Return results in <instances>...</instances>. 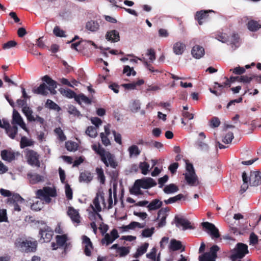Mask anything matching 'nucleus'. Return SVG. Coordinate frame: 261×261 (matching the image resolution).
<instances>
[{
	"mask_svg": "<svg viewBox=\"0 0 261 261\" xmlns=\"http://www.w3.org/2000/svg\"><path fill=\"white\" fill-rule=\"evenodd\" d=\"M154 228H151V229L146 228L144 229L142 232V235L143 237H150L153 233Z\"/></svg>",
	"mask_w": 261,
	"mask_h": 261,
	"instance_id": "59",
	"label": "nucleus"
},
{
	"mask_svg": "<svg viewBox=\"0 0 261 261\" xmlns=\"http://www.w3.org/2000/svg\"><path fill=\"white\" fill-rule=\"evenodd\" d=\"M34 144V141L31 139H29L25 136L22 137L20 141V146L21 148H24L28 146H33Z\"/></svg>",
	"mask_w": 261,
	"mask_h": 261,
	"instance_id": "36",
	"label": "nucleus"
},
{
	"mask_svg": "<svg viewBox=\"0 0 261 261\" xmlns=\"http://www.w3.org/2000/svg\"><path fill=\"white\" fill-rule=\"evenodd\" d=\"M27 176L32 184H36L44 180V177L43 176L36 173H29L27 174Z\"/></svg>",
	"mask_w": 261,
	"mask_h": 261,
	"instance_id": "28",
	"label": "nucleus"
},
{
	"mask_svg": "<svg viewBox=\"0 0 261 261\" xmlns=\"http://www.w3.org/2000/svg\"><path fill=\"white\" fill-rule=\"evenodd\" d=\"M92 148L95 152L100 155L101 161L105 164L106 166L109 167V165L113 168H116L117 164L114 159V156L109 151H106L100 144L98 146L94 144L92 146Z\"/></svg>",
	"mask_w": 261,
	"mask_h": 261,
	"instance_id": "2",
	"label": "nucleus"
},
{
	"mask_svg": "<svg viewBox=\"0 0 261 261\" xmlns=\"http://www.w3.org/2000/svg\"><path fill=\"white\" fill-rule=\"evenodd\" d=\"M242 178L243 181V184L241 187V189L239 191V193L240 194H242L244 193L248 188V179L247 174L245 172H244L242 174Z\"/></svg>",
	"mask_w": 261,
	"mask_h": 261,
	"instance_id": "38",
	"label": "nucleus"
},
{
	"mask_svg": "<svg viewBox=\"0 0 261 261\" xmlns=\"http://www.w3.org/2000/svg\"><path fill=\"white\" fill-rule=\"evenodd\" d=\"M139 168L141 170V173L144 175H146L149 171V165L146 162H140L139 165Z\"/></svg>",
	"mask_w": 261,
	"mask_h": 261,
	"instance_id": "46",
	"label": "nucleus"
},
{
	"mask_svg": "<svg viewBox=\"0 0 261 261\" xmlns=\"http://www.w3.org/2000/svg\"><path fill=\"white\" fill-rule=\"evenodd\" d=\"M92 148L95 152L100 155L101 161L105 164L106 166L109 167V165L113 168H116L117 164L114 159V156L109 151H106L100 144L98 146L94 144L92 146Z\"/></svg>",
	"mask_w": 261,
	"mask_h": 261,
	"instance_id": "3",
	"label": "nucleus"
},
{
	"mask_svg": "<svg viewBox=\"0 0 261 261\" xmlns=\"http://www.w3.org/2000/svg\"><path fill=\"white\" fill-rule=\"evenodd\" d=\"M25 153L27 162L29 165L32 166L40 167V156L36 151L32 149H26L25 150Z\"/></svg>",
	"mask_w": 261,
	"mask_h": 261,
	"instance_id": "7",
	"label": "nucleus"
},
{
	"mask_svg": "<svg viewBox=\"0 0 261 261\" xmlns=\"http://www.w3.org/2000/svg\"><path fill=\"white\" fill-rule=\"evenodd\" d=\"M178 187L174 184H170L166 186L163 189L164 192L167 194H172L177 192Z\"/></svg>",
	"mask_w": 261,
	"mask_h": 261,
	"instance_id": "37",
	"label": "nucleus"
},
{
	"mask_svg": "<svg viewBox=\"0 0 261 261\" xmlns=\"http://www.w3.org/2000/svg\"><path fill=\"white\" fill-rule=\"evenodd\" d=\"M233 138V134L232 132H229L225 136L222 141L225 144H229L231 142Z\"/></svg>",
	"mask_w": 261,
	"mask_h": 261,
	"instance_id": "54",
	"label": "nucleus"
},
{
	"mask_svg": "<svg viewBox=\"0 0 261 261\" xmlns=\"http://www.w3.org/2000/svg\"><path fill=\"white\" fill-rule=\"evenodd\" d=\"M42 80L46 83L48 86H47L45 83H42L40 85L33 89V92L37 94H40L43 96H46L48 94V90L50 91L51 94H55L56 91L55 89L57 88V83L54 80H52L48 75H46L42 77Z\"/></svg>",
	"mask_w": 261,
	"mask_h": 261,
	"instance_id": "1",
	"label": "nucleus"
},
{
	"mask_svg": "<svg viewBox=\"0 0 261 261\" xmlns=\"http://www.w3.org/2000/svg\"><path fill=\"white\" fill-rule=\"evenodd\" d=\"M65 147L67 150L70 151H75L77 148V145L72 141H67L65 143Z\"/></svg>",
	"mask_w": 261,
	"mask_h": 261,
	"instance_id": "48",
	"label": "nucleus"
},
{
	"mask_svg": "<svg viewBox=\"0 0 261 261\" xmlns=\"http://www.w3.org/2000/svg\"><path fill=\"white\" fill-rule=\"evenodd\" d=\"M15 245L22 252H34L37 250L38 243L37 241H32L20 239L15 242Z\"/></svg>",
	"mask_w": 261,
	"mask_h": 261,
	"instance_id": "5",
	"label": "nucleus"
},
{
	"mask_svg": "<svg viewBox=\"0 0 261 261\" xmlns=\"http://www.w3.org/2000/svg\"><path fill=\"white\" fill-rule=\"evenodd\" d=\"M203 228L209 233L212 238L217 239L220 237L219 230L214 224L208 222H204L201 223Z\"/></svg>",
	"mask_w": 261,
	"mask_h": 261,
	"instance_id": "12",
	"label": "nucleus"
},
{
	"mask_svg": "<svg viewBox=\"0 0 261 261\" xmlns=\"http://www.w3.org/2000/svg\"><path fill=\"white\" fill-rule=\"evenodd\" d=\"M174 221L176 226L177 227L182 226L183 230L188 229H193L194 228V227L191 225V222L188 220L184 218L179 217L178 216H176L174 218Z\"/></svg>",
	"mask_w": 261,
	"mask_h": 261,
	"instance_id": "15",
	"label": "nucleus"
},
{
	"mask_svg": "<svg viewBox=\"0 0 261 261\" xmlns=\"http://www.w3.org/2000/svg\"><path fill=\"white\" fill-rule=\"evenodd\" d=\"M93 179L92 174L89 171H84L80 173L79 176V181L80 182L83 181L85 182H89Z\"/></svg>",
	"mask_w": 261,
	"mask_h": 261,
	"instance_id": "31",
	"label": "nucleus"
},
{
	"mask_svg": "<svg viewBox=\"0 0 261 261\" xmlns=\"http://www.w3.org/2000/svg\"><path fill=\"white\" fill-rule=\"evenodd\" d=\"M65 194L68 200H71L73 197V192L72 189L68 184L65 185Z\"/></svg>",
	"mask_w": 261,
	"mask_h": 261,
	"instance_id": "56",
	"label": "nucleus"
},
{
	"mask_svg": "<svg viewBox=\"0 0 261 261\" xmlns=\"http://www.w3.org/2000/svg\"><path fill=\"white\" fill-rule=\"evenodd\" d=\"M219 250L217 245H214L210 248V251L203 253L199 256V261H215L217 258V253Z\"/></svg>",
	"mask_w": 261,
	"mask_h": 261,
	"instance_id": "10",
	"label": "nucleus"
},
{
	"mask_svg": "<svg viewBox=\"0 0 261 261\" xmlns=\"http://www.w3.org/2000/svg\"><path fill=\"white\" fill-rule=\"evenodd\" d=\"M167 214L166 213L165 210L161 208L158 213V219H160V221L158 223L159 227H162L164 226L166 224V218Z\"/></svg>",
	"mask_w": 261,
	"mask_h": 261,
	"instance_id": "26",
	"label": "nucleus"
},
{
	"mask_svg": "<svg viewBox=\"0 0 261 261\" xmlns=\"http://www.w3.org/2000/svg\"><path fill=\"white\" fill-rule=\"evenodd\" d=\"M56 240L58 247H63L65 251L68 246V244L67 243V241H68L67 235L66 234L57 235L56 237Z\"/></svg>",
	"mask_w": 261,
	"mask_h": 261,
	"instance_id": "23",
	"label": "nucleus"
},
{
	"mask_svg": "<svg viewBox=\"0 0 261 261\" xmlns=\"http://www.w3.org/2000/svg\"><path fill=\"white\" fill-rule=\"evenodd\" d=\"M17 45V42L14 40H10L4 43L3 48L4 49H9L11 47H14Z\"/></svg>",
	"mask_w": 261,
	"mask_h": 261,
	"instance_id": "60",
	"label": "nucleus"
},
{
	"mask_svg": "<svg viewBox=\"0 0 261 261\" xmlns=\"http://www.w3.org/2000/svg\"><path fill=\"white\" fill-rule=\"evenodd\" d=\"M54 34L57 37H65V31L61 30L59 26H56L53 30Z\"/></svg>",
	"mask_w": 261,
	"mask_h": 261,
	"instance_id": "53",
	"label": "nucleus"
},
{
	"mask_svg": "<svg viewBox=\"0 0 261 261\" xmlns=\"http://www.w3.org/2000/svg\"><path fill=\"white\" fill-rule=\"evenodd\" d=\"M60 92L63 95L69 98H74L75 99V97L77 95L73 91L70 89H61Z\"/></svg>",
	"mask_w": 261,
	"mask_h": 261,
	"instance_id": "42",
	"label": "nucleus"
},
{
	"mask_svg": "<svg viewBox=\"0 0 261 261\" xmlns=\"http://www.w3.org/2000/svg\"><path fill=\"white\" fill-rule=\"evenodd\" d=\"M113 241L114 240H113L112 237L109 233H106L105 237L102 239L101 243L102 244L106 243V245H108L112 243Z\"/></svg>",
	"mask_w": 261,
	"mask_h": 261,
	"instance_id": "57",
	"label": "nucleus"
},
{
	"mask_svg": "<svg viewBox=\"0 0 261 261\" xmlns=\"http://www.w3.org/2000/svg\"><path fill=\"white\" fill-rule=\"evenodd\" d=\"M186 44L180 41L175 42L173 46V53L177 55H182L186 49Z\"/></svg>",
	"mask_w": 261,
	"mask_h": 261,
	"instance_id": "24",
	"label": "nucleus"
},
{
	"mask_svg": "<svg viewBox=\"0 0 261 261\" xmlns=\"http://www.w3.org/2000/svg\"><path fill=\"white\" fill-rule=\"evenodd\" d=\"M11 124L12 125H18L24 130H28L22 118L20 116V114L15 110H14L13 112Z\"/></svg>",
	"mask_w": 261,
	"mask_h": 261,
	"instance_id": "16",
	"label": "nucleus"
},
{
	"mask_svg": "<svg viewBox=\"0 0 261 261\" xmlns=\"http://www.w3.org/2000/svg\"><path fill=\"white\" fill-rule=\"evenodd\" d=\"M162 205V202L158 199L152 200L148 205L149 211L156 210L160 208Z\"/></svg>",
	"mask_w": 261,
	"mask_h": 261,
	"instance_id": "32",
	"label": "nucleus"
},
{
	"mask_svg": "<svg viewBox=\"0 0 261 261\" xmlns=\"http://www.w3.org/2000/svg\"><path fill=\"white\" fill-rule=\"evenodd\" d=\"M82 243L84 245V253L86 256H90L91 255V249H93V244L90 238L84 235L82 236Z\"/></svg>",
	"mask_w": 261,
	"mask_h": 261,
	"instance_id": "19",
	"label": "nucleus"
},
{
	"mask_svg": "<svg viewBox=\"0 0 261 261\" xmlns=\"http://www.w3.org/2000/svg\"><path fill=\"white\" fill-rule=\"evenodd\" d=\"M211 12H214V11L212 10L197 11L195 15V19L198 21L199 25H202L203 24L202 19L207 18L208 16V14Z\"/></svg>",
	"mask_w": 261,
	"mask_h": 261,
	"instance_id": "21",
	"label": "nucleus"
},
{
	"mask_svg": "<svg viewBox=\"0 0 261 261\" xmlns=\"http://www.w3.org/2000/svg\"><path fill=\"white\" fill-rule=\"evenodd\" d=\"M148 246L149 244L148 243H144L137 249L136 252L134 255V257L138 258L144 254L146 252Z\"/></svg>",
	"mask_w": 261,
	"mask_h": 261,
	"instance_id": "33",
	"label": "nucleus"
},
{
	"mask_svg": "<svg viewBox=\"0 0 261 261\" xmlns=\"http://www.w3.org/2000/svg\"><path fill=\"white\" fill-rule=\"evenodd\" d=\"M53 233L51 228L45 225L44 227L40 228L39 230L40 242L41 243L49 242L53 238Z\"/></svg>",
	"mask_w": 261,
	"mask_h": 261,
	"instance_id": "11",
	"label": "nucleus"
},
{
	"mask_svg": "<svg viewBox=\"0 0 261 261\" xmlns=\"http://www.w3.org/2000/svg\"><path fill=\"white\" fill-rule=\"evenodd\" d=\"M204 49L203 47L196 45L194 46L191 50L192 56L196 59H200L204 55Z\"/></svg>",
	"mask_w": 261,
	"mask_h": 261,
	"instance_id": "22",
	"label": "nucleus"
},
{
	"mask_svg": "<svg viewBox=\"0 0 261 261\" xmlns=\"http://www.w3.org/2000/svg\"><path fill=\"white\" fill-rule=\"evenodd\" d=\"M45 107L51 110H59L60 107L57 104L50 99H47L45 103Z\"/></svg>",
	"mask_w": 261,
	"mask_h": 261,
	"instance_id": "51",
	"label": "nucleus"
},
{
	"mask_svg": "<svg viewBox=\"0 0 261 261\" xmlns=\"http://www.w3.org/2000/svg\"><path fill=\"white\" fill-rule=\"evenodd\" d=\"M228 36L226 33H219L216 35V39L222 42L226 43L228 41Z\"/></svg>",
	"mask_w": 261,
	"mask_h": 261,
	"instance_id": "50",
	"label": "nucleus"
},
{
	"mask_svg": "<svg viewBox=\"0 0 261 261\" xmlns=\"http://www.w3.org/2000/svg\"><path fill=\"white\" fill-rule=\"evenodd\" d=\"M36 195L37 198L44 200L46 203H49L51 201L50 197L57 196L56 190L50 187H44L42 189L37 190Z\"/></svg>",
	"mask_w": 261,
	"mask_h": 261,
	"instance_id": "6",
	"label": "nucleus"
},
{
	"mask_svg": "<svg viewBox=\"0 0 261 261\" xmlns=\"http://www.w3.org/2000/svg\"><path fill=\"white\" fill-rule=\"evenodd\" d=\"M247 25L248 30L252 32H255L261 28V25L254 20L249 21Z\"/></svg>",
	"mask_w": 261,
	"mask_h": 261,
	"instance_id": "34",
	"label": "nucleus"
},
{
	"mask_svg": "<svg viewBox=\"0 0 261 261\" xmlns=\"http://www.w3.org/2000/svg\"><path fill=\"white\" fill-rule=\"evenodd\" d=\"M55 134L58 136L59 139L61 141L66 140V137L61 127L56 128L54 130Z\"/></svg>",
	"mask_w": 261,
	"mask_h": 261,
	"instance_id": "49",
	"label": "nucleus"
},
{
	"mask_svg": "<svg viewBox=\"0 0 261 261\" xmlns=\"http://www.w3.org/2000/svg\"><path fill=\"white\" fill-rule=\"evenodd\" d=\"M100 136L101 139L102 144L105 146H108L110 144L111 142L107 135H105L103 133H101Z\"/></svg>",
	"mask_w": 261,
	"mask_h": 261,
	"instance_id": "61",
	"label": "nucleus"
},
{
	"mask_svg": "<svg viewBox=\"0 0 261 261\" xmlns=\"http://www.w3.org/2000/svg\"><path fill=\"white\" fill-rule=\"evenodd\" d=\"M251 186L256 187L261 184V172L258 171L251 172L249 178Z\"/></svg>",
	"mask_w": 261,
	"mask_h": 261,
	"instance_id": "18",
	"label": "nucleus"
},
{
	"mask_svg": "<svg viewBox=\"0 0 261 261\" xmlns=\"http://www.w3.org/2000/svg\"><path fill=\"white\" fill-rule=\"evenodd\" d=\"M67 213L73 223L79 224L81 222V216L79 212L74 207L72 206L68 207Z\"/></svg>",
	"mask_w": 261,
	"mask_h": 261,
	"instance_id": "20",
	"label": "nucleus"
},
{
	"mask_svg": "<svg viewBox=\"0 0 261 261\" xmlns=\"http://www.w3.org/2000/svg\"><path fill=\"white\" fill-rule=\"evenodd\" d=\"M198 148L203 151H208L209 149L208 145L202 141H199L198 142Z\"/></svg>",
	"mask_w": 261,
	"mask_h": 261,
	"instance_id": "62",
	"label": "nucleus"
},
{
	"mask_svg": "<svg viewBox=\"0 0 261 261\" xmlns=\"http://www.w3.org/2000/svg\"><path fill=\"white\" fill-rule=\"evenodd\" d=\"M230 71H232L236 74L241 75L245 72V69L244 67L238 66L233 69H230Z\"/></svg>",
	"mask_w": 261,
	"mask_h": 261,
	"instance_id": "58",
	"label": "nucleus"
},
{
	"mask_svg": "<svg viewBox=\"0 0 261 261\" xmlns=\"http://www.w3.org/2000/svg\"><path fill=\"white\" fill-rule=\"evenodd\" d=\"M182 247L181 242L175 239H172L170 241L169 248L172 251L180 250Z\"/></svg>",
	"mask_w": 261,
	"mask_h": 261,
	"instance_id": "39",
	"label": "nucleus"
},
{
	"mask_svg": "<svg viewBox=\"0 0 261 261\" xmlns=\"http://www.w3.org/2000/svg\"><path fill=\"white\" fill-rule=\"evenodd\" d=\"M24 202V199L17 193H13L11 197L8 198L7 203L13 207L15 211L20 212L21 208L19 204Z\"/></svg>",
	"mask_w": 261,
	"mask_h": 261,
	"instance_id": "9",
	"label": "nucleus"
},
{
	"mask_svg": "<svg viewBox=\"0 0 261 261\" xmlns=\"http://www.w3.org/2000/svg\"><path fill=\"white\" fill-rule=\"evenodd\" d=\"M106 37L108 40L113 42H118L120 39L119 32L115 30L107 32Z\"/></svg>",
	"mask_w": 261,
	"mask_h": 261,
	"instance_id": "27",
	"label": "nucleus"
},
{
	"mask_svg": "<svg viewBox=\"0 0 261 261\" xmlns=\"http://www.w3.org/2000/svg\"><path fill=\"white\" fill-rule=\"evenodd\" d=\"M220 124V121L217 117H214L210 122V126L212 128L217 127Z\"/></svg>",
	"mask_w": 261,
	"mask_h": 261,
	"instance_id": "55",
	"label": "nucleus"
},
{
	"mask_svg": "<svg viewBox=\"0 0 261 261\" xmlns=\"http://www.w3.org/2000/svg\"><path fill=\"white\" fill-rule=\"evenodd\" d=\"M67 111L69 114L72 115L75 117H80L81 116L80 112L76 109V108L73 105H69L67 108Z\"/></svg>",
	"mask_w": 261,
	"mask_h": 261,
	"instance_id": "43",
	"label": "nucleus"
},
{
	"mask_svg": "<svg viewBox=\"0 0 261 261\" xmlns=\"http://www.w3.org/2000/svg\"><path fill=\"white\" fill-rule=\"evenodd\" d=\"M96 172L97 174V179L99 180L100 184H104L106 181V177L104 175L103 170L101 168H96Z\"/></svg>",
	"mask_w": 261,
	"mask_h": 261,
	"instance_id": "41",
	"label": "nucleus"
},
{
	"mask_svg": "<svg viewBox=\"0 0 261 261\" xmlns=\"http://www.w3.org/2000/svg\"><path fill=\"white\" fill-rule=\"evenodd\" d=\"M141 188V187L140 186L138 182V180H136L133 188L130 189V193L136 195L141 194L142 193L140 190Z\"/></svg>",
	"mask_w": 261,
	"mask_h": 261,
	"instance_id": "44",
	"label": "nucleus"
},
{
	"mask_svg": "<svg viewBox=\"0 0 261 261\" xmlns=\"http://www.w3.org/2000/svg\"><path fill=\"white\" fill-rule=\"evenodd\" d=\"M100 201L102 202V204L105 207H106V203L105 202L104 194L103 192L97 193L95 197L93 200V203L94 207H92V208L94 212H100L101 211V207L100 205Z\"/></svg>",
	"mask_w": 261,
	"mask_h": 261,
	"instance_id": "14",
	"label": "nucleus"
},
{
	"mask_svg": "<svg viewBox=\"0 0 261 261\" xmlns=\"http://www.w3.org/2000/svg\"><path fill=\"white\" fill-rule=\"evenodd\" d=\"M75 100L80 105L81 104V102H84L86 105H91L92 103L91 99L87 97L83 93L78 94L75 97Z\"/></svg>",
	"mask_w": 261,
	"mask_h": 261,
	"instance_id": "30",
	"label": "nucleus"
},
{
	"mask_svg": "<svg viewBox=\"0 0 261 261\" xmlns=\"http://www.w3.org/2000/svg\"><path fill=\"white\" fill-rule=\"evenodd\" d=\"M185 180L187 184L190 186H193L197 180V177L195 173H186Z\"/></svg>",
	"mask_w": 261,
	"mask_h": 261,
	"instance_id": "35",
	"label": "nucleus"
},
{
	"mask_svg": "<svg viewBox=\"0 0 261 261\" xmlns=\"http://www.w3.org/2000/svg\"><path fill=\"white\" fill-rule=\"evenodd\" d=\"M117 253H119L120 257L125 256L129 253V249L128 247H120L118 248L116 251Z\"/></svg>",
	"mask_w": 261,
	"mask_h": 261,
	"instance_id": "52",
	"label": "nucleus"
},
{
	"mask_svg": "<svg viewBox=\"0 0 261 261\" xmlns=\"http://www.w3.org/2000/svg\"><path fill=\"white\" fill-rule=\"evenodd\" d=\"M248 253V246L242 243L237 244L233 253L231 255L232 260L242 258Z\"/></svg>",
	"mask_w": 261,
	"mask_h": 261,
	"instance_id": "8",
	"label": "nucleus"
},
{
	"mask_svg": "<svg viewBox=\"0 0 261 261\" xmlns=\"http://www.w3.org/2000/svg\"><path fill=\"white\" fill-rule=\"evenodd\" d=\"M137 180L141 188L144 189H148L155 186L157 184L156 181L151 177L143 178Z\"/></svg>",
	"mask_w": 261,
	"mask_h": 261,
	"instance_id": "17",
	"label": "nucleus"
},
{
	"mask_svg": "<svg viewBox=\"0 0 261 261\" xmlns=\"http://www.w3.org/2000/svg\"><path fill=\"white\" fill-rule=\"evenodd\" d=\"M86 133L87 135L92 138L96 137L97 134L96 128L92 126H90L87 127Z\"/></svg>",
	"mask_w": 261,
	"mask_h": 261,
	"instance_id": "47",
	"label": "nucleus"
},
{
	"mask_svg": "<svg viewBox=\"0 0 261 261\" xmlns=\"http://www.w3.org/2000/svg\"><path fill=\"white\" fill-rule=\"evenodd\" d=\"M85 28L89 31L95 32L98 30L99 24L97 21L91 20L86 23Z\"/></svg>",
	"mask_w": 261,
	"mask_h": 261,
	"instance_id": "29",
	"label": "nucleus"
},
{
	"mask_svg": "<svg viewBox=\"0 0 261 261\" xmlns=\"http://www.w3.org/2000/svg\"><path fill=\"white\" fill-rule=\"evenodd\" d=\"M1 155L3 160L8 162H11L15 159V153L13 151L4 150L1 151Z\"/></svg>",
	"mask_w": 261,
	"mask_h": 261,
	"instance_id": "25",
	"label": "nucleus"
},
{
	"mask_svg": "<svg viewBox=\"0 0 261 261\" xmlns=\"http://www.w3.org/2000/svg\"><path fill=\"white\" fill-rule=\"evenodd\" d=\"M156 249L153 248L149 253L146 254V257L152 260V261H155L156 260Z\"/></svg>",
	"mask_w": 261,
	"mask_h": 261,
	"instance_id": "64",
	"label": "nucleus"
},
{
	"mask_svg": "<svg viewBox=\"0 0 261 261\" xmlns=\"http://www.w3.org/2000/svg\"><path fill=\"white\" fill-rule=\"evenodd\" d=\"M250 244L255 245L258 243V237L254 232H251L249 237Z\"/></svg>",
	"mask_w": 261,
	"mask_h": 261,
	"instance_id": "63",
	"label": "nucleus"
},
{
	"mask_svg": "<svg viewBox=\"0 0 261 261\" xmlns=\"http://www.w3.org/2000/svg\"><path fill=\"white\" fill-rule=\"evenodd\" d=\"M6 134L12 139H15L18 132V127L16 125L11 126L7 120H4V126Z\"/></svg>",
	"mask_w": 261,
	"mask_h": 261,
	"instance_id": "13",
	"label": "nucleus"
},
{
	"mask_svg": "<svg viewBox=\"0 0 261 261\" xmlns=\"http://www.w3.org/2000/svg\"><path fill=\"white\" fill-rule=\"evenodd\" d=\"M184 195L182 194H179L175 196L170 197L167 200H165L164 201L166 204H169L173 203H174L178 200H180L182 198H184Z\"/></svg>",
	"mask_w": 261,
	"mask_h": 261,
	"instance_id": "45",
	"label": "nucleus"
},
{
	"mask_svg": "<svg viewBox=\"0 0 261 261\" xmlns=\"http://www.w3.org/2000/svg\"><path fill=\"white\" fill-rule=\"evenodd\" d=\"M17 104L19 107L22 108V111L24 115L26 116L27 119L29 122H38L40 124H43L44 120L43 118L38 115L34 117L33 115L32 110L27 105V100L25 99H19L17 100Z\"/></svg>",
	"mask_w": 261,
	"mask_h": 261,
	"instance_id": "4",
	"label": "nucleus"
},
{
	"mask_svg": "<svg viewBox=\"0 0 261 261\" xmlns=\"http://www.w3.org/2000/svg\"><path fill=\"white\" fill-rule=\"evenodd\" d=\"M128 151L129 152L130 157H132L133 156H137L141 153V151L139 149V147L136 145H133L129 147Z\"/></svg>",
	"mask_w": 261,
	"mask_h": 261,
	"instance_id": "40",
	"label": "nucleus"
}]
</instances>
